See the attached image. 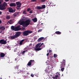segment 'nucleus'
I'll list each match as a JSON object with an SVG mask.
<instances>
[{"instance_id":"obj_2","label":"nucleus","mask_w":79,"mask_h":79,"mask_svg":"<svg viewBox=\"0 0 79 79\" xmlns=\"http://www.w3.org/2000/svg\"><path fill=\"white\" fill-rule=\"evenodd\" d=\"M2 2L0 1V10H3L6 9L7 7V3L3 2L2 5H1Z\"/></svg>"},{"instance_id":"obj_22","label":"nucleus","mask_w":79,"mask_h":79,"mask_svg":"<svg viewBox=\"0 0 79 79\" xmlns=\"http://www.w3.org/2000/svg\"><path fill=\"white\" fill-rule=\"evenodd\" d=\"M65 63H66L65 60H63V63H62V64L63 65H64V66H65Z\"/></svg>"},{"instance_id":"obj_26","label":"nucleus","mask_w":79,"mask_h":79,"mask_svg":"<svg viewBox=\"0 0 79 79\" xmlns=\"http://www.w3.org/2000/svg\"><path fill=\"white\" fill-rule=\"evenodd\" d=\"M10 15H7V16H6V19H10Z\"/></svg>"},{"instance_id":"obj_34","label":"nucleus","mask_w":79,"mask_h":79,"mask_svg":"<svg viewBox=\"0 0 79 79\" xmlns=\"http://www.w3.org/2000/svg\"><path fill=\"white\" fill-rule=\"evenodd\" d=\"M25 52L26 51L25 50H24V51H23L22 52V54H24V53H25Z\"/></svg>"},{"instance_id":"obj_3","label":"nucleus","mask_w":79,"mask_h":79,"mask_svg":"<svg viewBox=\"0 0 79 79\" xmlns=\"http://www.w3.org/2000/svg\"><path fill=\"white\" fill-rule=\"evenodd\" d=\"M44 44V43H38L35 45V50L39 51V50H40L42 49V48H40L41 46H42Z\"/></svg>"},{"instance_id":"obj_42","label":"nucleus","mask_w":79,"mask_h":79,"mask_svg":"<svg viewBox=\"0 0 79 79\" xmlns=\"http://www.w3.org/2000/svg\"><path fill=\"white\" fill-rule=\"evenodd\" d=\"M49 54V53H48L47 54V56H48Z\"/></svg>"},{"instance_id":"obj_11","label":"nucleus","mask_w":79,"mask_h":79,"mask_svg":"<svg viewBox=\"0 0 79 79\" xmlns=\"http://www.w3.org/2000/svg\"><path fill=\"white\" fill-rule=\"evenodd\" d=\"M34 60H30V61L28 62V63H27V65H28V66H31V65L32 63L33 62H34Z\"/></svg>"},{"instance_id":"obj_1","label":"nucleus","mask_w":79,"mask_h":79,"mask_svg":"<svg viewBox=\"0 0 79 79\" xmlns=\"http://www.w3.org/2000/svg\"><path fill=\"white\" fill-rule=\"evenodd\" d=\"M31 22V20H27L26 21H23L21 22L20 23V25H23V27L27 26H29Z\"/></svg>"},{"instance_id":"obj_43","label":"nucleus","mask_w":79,"mask_h":79,"mask_svg":"<svg viewBox=\"0 0 79 79\" xmlns=\"http://www.w3.org/2000/svg\"><path fill=\"white\" fill-rule=\"evenodd\" d=\"M2 13V12H1V11H0V15H1Z\"/></svg>"},{"instance_id":"obj_18","label":"nucleus","mask_w":79,"mask_h":79,"mask_svg":"<svg viewBox=\"0 0 79 79\" xmlns=\"http://www.w3.org/2000/svg\"><path fill=\"white\" fill-rule=\"evenodd\" d=\"M32 20L34 22H36L37 21V19L36 17H35L34 19H32Z\"/></svg>"},{"instance_id":"obj_38","label":"nucleus","mask_w":79,"mask_h":79,"mask_svg":"<svg viewBox=\"0 0 79 79\" xmlns=\"http://www.w3.org/2000/svg\"><path fill=\"white\" fill-rule=\"evenodd\" d=\"M41 30H38V32H40V31H41Z\"/></svg>"},{"instance_id":"obj_16","label":"nucleus","mask_w":79,"mask_h":79,"mask_svg":"<svg viewBox=\"0 0 79 79\" xmlns=\"http://www.w3.org/2000/svg\"><path fill=\"white\" fill-rule=\"evenodd\" d=\"M44 37H40V38H39L38 39V42H40V41H41L44 39Z\"/></svg>"},{"instance_id":"obj_23","label":"nucleus","mask_w":79,"mask_h":79,"mask_svg":"<svg viewBox=\"0 0 79 79\" xmlns=\"http://www.w3.org/2000/svg\"><path fill=\"white\" fill-rule=\"evenodd\" d=\"M55 33H56V34H57V35H60L61 34V32L59 31H56Z\"/></svg>"},{"instance_id":"obj_9","label":"nucleus","mask_w":79,"mask_h":79,"mask_svg":"<svg viewBox=\"0 0 79 79\" xmlns=\"http://www.w3.org/2000/svg\"><path fill=\"white\" fill-rule=\"evenodd\" d=\"M9 12L10 13H15V10H14L12 7H8Z\"/></svg>"},{"instance_id":"obj_45","label":"nucleus","mask_w":79,"mask_h":79,"mask_svg":"<svg viewBox=\"0 0 79 79\" xmlns=\"http://www.w3.org/2000/svg\"><path fill=\"white\" fill-rule=\"evenodd\" d=\"M14 52H16V50H15Z\"/></svg>"},{"instance_id":"obj_21","label":"nucleus","mask_w":79,"mask_h":79,"mask_svg":"<svg viewBox=\"0 0 79 79\" xmlns=\"http://www.w3.org/2000/svg\"><path fill=\"white\" fill-rule=\"evenodd\" d=\"M23 14H24V15H26L27 14V10H23Z\"/></svg>"},{"instance_id":"obj_12","label":"nucleus","mask_w":79,"mask_h":79,"mask_svg":"<svg viewBox=\"0 0 79 79\" xmlns=\"http://www.w3.org/2000/svg\"><path fill=\"white\" fill-rule=\"evenodd\" d=\"M16 5V3H11L10 4V7H15Z\"/></svg>"},{"instance_id":"obj_7","label":"nucleus","mask_w":79,"mask_h":79,"mask_svg":"<svg viewBox=\"0 0 79 79\" xmlns=\"http://www.w3.org/2000/svg\"><path fill=\"white\" fill-rule=\"evenodd\" d=\"M45 8H46V6H45V5H43L42 7L40 6H37V9H45Z\"/></svg>"},{"instance_id":"obj_13","label":"nucleus","mask_w":79,"mask_h":79,"mask_svg":"<svg viewBox=\"0 0 79 79\" xmlns=\"http://www.w3.org/2000/svg\"><path fill=\"white\" fill-rule=\"evenodd\" d=\"M53 79H60V77H59L58 75H56L54 77H53Z\"/></svg>"},{"instance_id":"obj_25","label":"nucleus","mask_w":79,"mask_h":79,"mask_svg":"<svg viewBox=\"0 0 79 79\" xmlns=\"http://www.w3.org/2000/svg\"><path fill=\"white\" fill-rule=\"evenodd\" d=\"M11 39H15L16 38V36H15V35H12L10 37Z\"/></svg>"},{"instance_id":"obj_50","label":"nucleus","mask_w":79,"mask_h":79,"mask_svg":"<svg viewBox=\"0 0 79 79\" xmlns=\"http://www.w3.org/2000/svg\"><path fill=\"white\" fill-rule=\"evenodd\" d=\"M48 67H50V66H48Z\"/></svg>"},{"instance_id":"obj_4","label":"nucleus","mask_w":79,"mask_h":79,"mask_svg":"<svg viewBox=\"0 0 79 79\" xmlns=\"http://www.w3.org/2000/svg\"><path fill=\"white\" fill-rule=\"evenodd\" d=\"M32 33V31H31V30H27L23 31V35L24 36H27V35H28L29 33Z\"/></svg>"},{"instance_id":"obj_33","label":"nucleus","mask_w":79,"mask_h":79,"mask_svg":"<svg viewBox=\"0 0 79 79\" xmlns=\"http://www.w3.org/2000/svg\"><path fill=\"white\" fill-rule=\"evenodd\" d=\"M22 29H23V30L24 31L25 30V27H23Z\"/></svg>"},{"instance_id":"obj_44","label":"nucleus","mask_w":79,"mask_h":79,"mask_svg":"<svg viewBox=\"0 0 79 79\" xmlns=\"http://www.w3.org/2000/svg\"><path fill=\"white\" fill-rule=\"evenodd\" d=\"M43 47H45V45H43Z\"/></svg>"},{"instance_id":"obj_48","label":"nucleus","mask_w":79,"mask_h":79,"mask_svg":"<svg viewBox=\"0 0 79 79\" xmlns=\"http://www.w3.org/2000/svg\"><path fill=\"white\" fill-rule=\"evenodd\" d=\"M50 4H52V3L50 2Z\"/></svg>"},{"instance_id":"obj_41","label":"nucleus","mask_w":79,"mask_h":79,"mask_svg":"<svg viewBox=\"0 0 79 79\" xmlns=\"http://www.w3.org/2000/svg\"><path fill=\"white\" fill-rule=\"evenodd\" d=\"M60 68H62V65H60Z\"/></svg>"},{"instance_id":"obj_36","label":"nucleus","mask_w":79,"mask_h":79,"mask_svg":"<svg viewBox=\"0 0 79 79\" xmlns=\"http://www.w3.org/2000/svg\"><path fill=\"white\" fill-rule=\"evenodd\" d=\"M31 2H36V0H31Z\"/></svg>"},{"instance_id":"obj_20","label":"nucleus","mask_w":79,"mask_h":79,"mask_svg":"<svg viewBox=\"0 0 79 79\" xmlns=\"http://www.w3.org/2000/svg\"><path fill=\"white\" fill-rule=\"evenodd\" d=\"M19 12H17V13H15L13 14V15L14 16H17V15L19 14Z\"/></svg>"},{"instance_id":"obj_51","label":"nucleus","mask_w":79,"mask_h":79,"mask_svg":"<svg viewBox=\"0 0 79 79\" xmlns=\"http://www.w3.org/2000/svg\"><path fill=\"white\" fill-rule=\"evenodd\" d=\"M61 63H62V62H61Z\"/></svg>"},{"instance_id":"obj_37","label":"nucleus","mask_w":79,"mask_h":79,"mask_svg":"<svg viewBox=\"0 0 79 79\" xmlns=\"http://www.w3.org/2000/svg\"><path fill=\"white\" fill-rule=\"evenodd\" d=\"M49 53H51V52H52V50H49Z\"/></svg>"},{"instance_id":"obj_39","label":"nucleus","mask_w":79,"mask_h":79,"mask_svg":"<svg viewBox=\"0 0 79 79\" xmlns=\"http://www.w3.org/2000/svg\"><path fill=\"white\" fill-rule=\"evenodd\" d=\"M2 23V21L0 20V24H1Z\"/></svg>"},{"instance_id":"obj_15","label":"nucleus","mask_w":79,"mask_h":79,"mask_svg":"<svg viewBox=\"0 0 79 79\" xmlns=\"http://www.w3.org/2000/svg\"><path fill=\"white\" fill-rule=\"evenodd\" d=\"M0 29L2 31H3L5 29V27L4 26H0Z\"/></svg>"},{"instance_id":"obj_29","label":"nucleus","mask_w":79,"mask_h":79,"mask_svg":"<svg viewBox=\"0 0 79 79\" xmlns=\"http://www.w3.org/2000/svg\"><path fill=\"white\" fill-rule=\"evenodd\" d=\"M64 68H61V71L62 72L64 71Z\"/></svg>"},{"instance_id":"obj_49","label":"nucleus","mask_w":79,"mask_h":79,"mask_svg":"<svg viewBox=\"0 0 79 79\" xmlns=\"http://www.w3.org/2000/svg\"><path fill=\"white\" fill-rule=\"evenodd\" d=\"M62 76H63V74H62Z\"/></svg>"},{"instance_id":"obj_47","label":"nucleus","mask_w":79,"mask_h":79,"mask_svg":"<svg viewBox=\"0 0 79 79\" xmlns=\"http://www.w3.org/2000/svg\"><path fill=\"white\" fill-rule=\"evenodd\" d=\"M41 24H43V23H41Z\"/></svg>"},{"instance_id":"obj_35","label":"nucleus","mask_w":79,"mask_h":79,"mask_svg":"<svg viewBox=\"0 0 79 79\" xmlns=\"http://www.w3.org/2000/svg\"><path fill=\"white\" fill-rule=\"evenodd\" d=\"M45 1V0H41V2H44Z\"/></svg>"},{"instance_id":"obj_14","label":"nucleus","mask_w":79,"mask_h":79,"mask_svg":"<svg viewBox=\"0 0 79 79\" xmlns=\"http://www.w3.org/2000/svg\"><path fill=\"white\" fill-rule=\"evenodd\" d=\"M5 54L4 53H3V52H1L0 54V57H3L5 56Z\"/></svg>"},{"instance_id":"obj_27","label":"nucleus","mask_w":79,"mask_h":79,"mask_svg":"<svg viewBox=\"0 0 79 79\" xmlns=\"http://www.w3.org/2000/svg\"><path fill=\"white\" fill-rule=\"evenodd\" d=\"M57 56V55L56 54H54V57L55 58Z\"/></svg>"},{"instance_id":"obj_19","label":"nucleus","mask_w":79,"mask_h":79,"mask_svg":"<svg viewBox=\"0 0 79 79\" xmlns=\"http://www.w3.org/2000/svg\"><path fill=\"white\" fill-rule=\"evenodd\" d=\"M11 29H12V30L15 31V27H14V26H12L11 27Z\"/></svg>"},{"instance_id":"obj_10","label":"nucleus","mask_w":79,"mask_h":79,"mask_svg":"<svg viewBox=\"0 0 79 79\" xmlns=\"http://www.w3.org/2000/svg\"><path fill=\"white\" fill-rule=\"evenodd\" d=\"M20 27L21 26L19 25L15 27V31H19L20 30H21V28Z\"/></svg>"},{"instance_id":"obj_6","label":"nucleus","mask_w":79,"mask_h":79,"mask_svg":"<svg viewBox=\"0 0 79 79\" xmlns=\"http://www.w3.org/2000/svg\"><path fill=\"white\" fill-rule=\"evenodd\" d=\"M0 43L2 44H6L7 43L6 40H5V39H1L0 40Z\"/></svg>"},{"instance_id":"obj_5","label":"nucleus","mask_w":79,"mask_h":79,"mask_svg":"<svg viewBox=\"0 0 79 79\" xmlns=\"http://www.w3.org/2000/svg\"><path fill=\"white\" fill-rule=\"evenodd\" d=\"M16 4L17 5L16 6V9H20V7H21V2H16Z\"/></svg>"},{"instance_id":"obj_30","label":"nucleus","mask_w":79,"mask_h":79,"mask_svg":"<svg viewBox=\"0 0 79 79\" xmlns=\"http://www.w3.org/2000/svg\"><path fill=\"white\" fill-rule=\"evenodd\" d=\"M33 13V10H31L29 12V13Z\"/></svg>"},{"instance_id":"obj_17","label":"nucleus","mask_w":79,"mask_h":79,"mask_svg":"<svg viewBox=\"0 0 79 79\" xmlns=\"http://www.w3.org/2000/svg\"><path fill=\"white\" fill-rule=\"evenodd\" d=\"M24 40V39H23V40H21L20 41L19 43V46H21L23 44V43Z\"/></svg>"},{"instance_id":"obj_28","label":"nucleus","mask_w":79,"mask_h":79,"mask_svg":"<svg viewBox=\"0 0 79 79\" xmlns=\"http://www.w3.org/2000/svg\"><path fill=\"white\" fill-rule=\"evenodd\" d=\"M31 9L30 8H28L27 9V11L28 12L29 11H30V10H31Z\"/></svg>"},{"instance_id":"obj_32","label":"nucleus","mask_w":79,"mask_h":79,"mask_svg":"<svg viewBox=\"0 0 79 79\" xmlns=\"http://www.w3.org/2000/svg\"><path fill=\"white\" fill-rule=\"evenodd\" d=\"M34 74H31V76L32 77H34Z\"/></svg>"},{"instance_id":"obj_40","label":"nucleus","mask_w":79,"mask_h":79,"mask_svg":"<svg viewBox=\"0 0 79 79\" xmlns=\"http://www.w3.org/2000/svg\"><path fill=\"white\" fill-rule=\"evenodd\" d=\"M9 0H5V2H8Z\"/></svg>"},{"instance_id":"obj_24","label":"nucleus","mask_w":79,"mask_h":79,"mask_svg":"<svg viewBox=\"0 0 79 79\" xmlns=\"http://www.w3.org/2000/svg\"><path fill=\"white\" fill-rule=\"evenodd\" d=\"M14 69H19V65H17L16 66H15V67H14Z\"/></svg>"},{"instance_id":"obj_46","label":"nucleus","mask_w":79,"mask_h":79,"mask_svg":"<svg viewBox=\"0 0 79 79\" xmlns=\"http://www.w3.org/2000/svg\"><path fill=\"white\" fill-rule=\"evenodd\" d=\"M1 1H2V2H3V0H1Z\"/></svg>"},{"instance_id":"obj_8","label":"nucleus","mask_w":79,"mask_h":79,"mask_svg":"<svg viewBox=\"0 0 79 79\" xmlns=\"http://www.w3.org/2000/svg\"><path fill=\"white\" fill-rule=\"evenodd\" d=\"M21 33L20 31H17L15 33V38L19 37L21 35Z\"/></svg>"},{"instance_id":"obj_31","label":"nucleus","mask_w":79,"mask_h":79,"mask_svg":"<svg viewBox=\"0 0 79 79\" xmlns=\"http://www.w3.org/2000/svg\"><path fill=\"white\" fill-rule=\"evenodd\" d=\"M12 20H10V22H9V24H12Z\"/></svg>"}]
</instances>
